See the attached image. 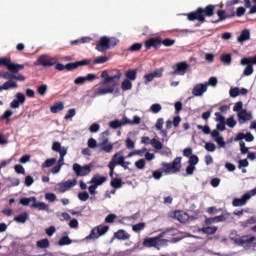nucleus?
Instances as JSON below:
<instances>
[{"label": "nucleus", "mask_w": 256, "mask_h": 256, "mask_svg": "<svg viewBox=\"0 0 256 256\" xmlns=\"http://www.w3.org/2000/svg\"><path fill=\"white\" fill-rule=\"evenodd\" d=\"M181 159V157H176L172 163L162 162V167H164L163 172L166 175L179 173L181 171Z\"/></svg>", "instance_id": "20e7f679"}, {"label": "nucleus", "mask_w": 256, "mask_h": 256, "mask_svg": "<svg viewBox=\"0 0 256 256\" xmlns=\"http://www.w3.org/2000/svg\"><path fill=\"white\" fill-rule=\"evenodd\" d=\"M115 239H119V241H127L131 238V235L127 233V231L120 229L114 234Z\"/></svg>", "instance_id": "bb28decb"}, {"label": "nucleus", "mask_w": 256, "mask_h": 256, "mask_svg": "<svg viewBox=\"0 0 256 256\" xmlns=\"http://www.w3.org/2000/svg\"><path fill=\"white\" fill-rule=\"evenodd\" d=\"M253 3H256V0H252ZM244 6L246 9H250L248 15H255L256 13V5L251 6V0H244Z\"/></svg>", "instance_id": "2f4dec72"}, {"label": "nucleus", "mask_w": 256, "mask_h": 256, "mask_svg": "<svg viewBox=\"0 0 256 256\" xmlns=\"http://www.w3.org/2000/svg\"><path fill=\"white\" fill-rule=\"evenodd\" d=\"M14 170L15 173H17L18 175H25V168L23 167V165L16 164L14 166Z\"/></svg>", "instance_id": "bf43d9fd"}, {"label": "nucleus", "mask_w": 256, "mask_h": 256, "mask_svg": "<svg viewBox=\"0 0 256 256\" xmlns=\"http://www.w3.org/2000/svg\"><path fill=\"white\" fill-rule=\"evenodd\" d=\"M110 185L113 189H121L125 185V182L121 178H112Z\"/></svg>", "instance_id": "c756f323"}, {"label": "nucleus", "mask_w": 256, "mask_h": 256, "mask_svg": "<svg viewBox=\"0 0 256 256\" xmlns=\"http://www.w3.org/2000/svg\"><path fill=\"white\" fill-rule=\"evenodd\" d=\"M72 243H73V240H71L69 236H64L57 242V245H59L60 247H63L65 245H71Z\"/></svg>", "instance_id": "a19ab883"}, {"label": "nucleus", "mask_w": 256, "mask_h": 256, "mask_svg": "<svg viewBox=\"0 0 256 256\" xmlns=\"http://www.w3.org/2000/svg\"><path fill=\"white\" fill-rule=\"evenodd\" d=\"M240 63L241 65H247L243 71V75L249 77L253 75V65H256V55L254 57L242 58Z\"/></svg>", "instance_id": "0eeeda50"}, {"label": "nucleus", "mask_w": 256, "mask_h": 256, "mask_svg": "<svg viewBox=\"0 0 256 256\" xmlns=\"http://www.w3.org/2000/svg\"><path fill=\"white\" fill-rule=\"evenodd\" d=\"M77 185V180H68L66 182H62L59 184V191L60 193H65L66 191H69L72 187H75Z\"/></svg>", "instance_id": "6ab92c4d"}, {"label": "nucleus", "mask_w": 256, "mask_h": 256, "mask_svg": "<svg viewBox=\"0 0 256 256\" xmlns=\"http://www.w3.org/2000/svg\"><path fill=\"white\" fill-rule=\"evenodd\" d=\"M243 139H245L247 141V143H251L253 141H255V136H253V134L251 132H247L246 134L243 132H240L236 135V137L234 138V141H243Z\"/></svg>", "instance_id": "a211bd4d"}, {"label": "nucleus", "mask_w": 256, "mask_h": 256, "mask_svg": "<svg viewBox=\"0 0 256 256\" xmlns=\"http://www.w3.org/2000/svg\"><path fill=\"white\" fill-rule=\"evenodd\" d=\"M117 45V41L115 39H109L108 37L104 36L101 37L98 44L96 45V50L103 53L107 51V49H111V47H115Z\"/></svg>", "instance_id": "423d86ee"}, {"label": "nucleus", "mask_w": 256, "mask_h": 256, "mask_svg": "<svg viewBox=\"0 0 256 256\" xmlns=\"http://www.w3.org/2000/svg\"><path fill=\"white\" fill-rule=\"evenodd\" d=\"M145 165H147V162L143 158L135 162V167L137 169H145Z\"/></svg>", "instance_id": "052dcab7"}, {"label": "nucleus", "mask_w": 256, "mask_h": 256, "mask_svg": "<svg viewBox=\"0 0 256 256\" xmlns=\"http://www.w3.org/2000/svg\"><path fill=\"white\" fill-rule=\"evenodd\" d=\"M57 163V158H49L42 163V169H47L49 167H53Z\"/></svg>", "instance_id": "58836bf2"}, {"label": "nucleus", "mask_w": 256, "mask_h": 256, "mask_svg": "<svg viewBox=\"0 0 256 256\" xmlns=\"http://www.w3.org/2000/svg\"><path fill=\"white\" fill-rule=\"evenodd\" d=\"M115 219H117V216L115 214H109L105 218V223H115Z\"/></svg>", "instance_id": "774afa93"}, {"label": "nucleus", "mask_w": 256, "mask_h": 256, "mask_svg": "<svg viewBox=\"0 0 256 256\" xmlns=\"http://www.w3.org/2000/svg\"><path fill=\"white\" fill-rule=\"evenodd\" d=\"M78 199L80 201H87L89 199V193H87V192H80L78 194Z\"/></svg>", "instance_id": "338daca9"}, {"label": "nucleus", "mask_w": 256, "mask_h": 256, "mask_svg": "<svg viewBox=\"0 0 256 256\" xmlns=\"http://www.w3.org/2000/svg\"><path fill=\"white\" fill-rule=\"evenodd\" d=\"M122 91H131L133 89V83H131V80H123L121 84Z\"/></svg>", "instance_id": "ea45409f"}, {"label": "nucleus", "mask_w": 256, "mask_h": 256, "mask_svg": "<svg viewBox=\"0 0 256 256\" xmlns=\"http://www.w3.org/2000/svg\"><path fill=\"white\" fill-rule=\"evenodd\" d=\"M229 95L230 97H239V88L238 87H235V88H231L230 91H229Z\"/></svg>", "instance_id": "69168bd1"}, {"label": "nucleus", "mask_w": 256, "mask_h": 256, "mask_svg": "<svg viewBox=\"0 0 256 256\" xmlns=\"http://www.w3.org/2000/svg\"><path fill=\"white\" fill-rule=\"evenodd\" d=\"M142 47V43H134L128 48V51H130L131 53H137V51H141Z\"/></svg>", "instance_id": "c03bdc74"}, {"label": "nucleus", "mask_w": 256, "mask_h": 256, "mask_svg": "<svg viewBox=\"0 0 256 256\" xmlns=\"http://www.w3.org/2000/svg\"><path fill=\"white\" fill-rule=\"evenodd\" d=\"M256 223V217L252 216L249 219H247L245 222H242V227H247L248 225H255Z\"/></svg>", "instance_id": "4d7b16f0"}, {"label": "nucleus", "mask_w": 256, "mask_h": 256, "mask_svg": "<svg viewBox=\"0 0 256 256\" xmlns=\"http://www.w3.org/2000/svg\"><path fill=\"white\" fill-rule=\"evenodd\" d=\"M122 153L123 152L115 153L112 156L109 165H113V167H117V165H123V161H125V156H123Z\"/></svg>", "instance_id": "dca6fc26"}, {"label": "nucleus", "mask_w": 256, "mask_h": 256, "mask_svg": "<svg viewBox=\"0 0 256 256\" xmlns=\"http://www.w3.org/2000/svg\"><path fill=\"white\" fill-rule=\"evenodd\" d=\"M37 201V198L35 196H32L30 198L24 197L21 198L19 203L20 205H23V207H28L29 203H35Z\"/></svg>", "instance_id": "c9c22d12"}, {"label": "nucleus", "mask_w": 256, "mask_h": 256, "mask_svg": "<svg viewBox=\"0 0 256 256\" xmlns=\"http://www.w3.org/2000/svg\"><path fill=\"white\" fill-rule=\"evenodd\" d=\"M144 47L146 51H149V49H155L156 51L157 49H161V37H152L147 39L144 42Z\"/></svg>", "instance_id": "9d476101"}, {"label": "nucleus", "mask_w": 256, "mask_h": 256, "mask_svg": "<svg viewBox=\"0 0 256 256\" xmlns=\"http://www.w3.org/2000/svg\"><path fill=\"white\" fill-rule=\"evenodd\" d=\"M145 225V222L135 224L132 226V231H134V233H139V231H143V229H145Z\"/></svg>", "instance_id": "de8ad7c7"}, {"label": "nucleus", "mask_w": 256, "mask_h": 256, "mask_svg": "<svg viewBox=\"0 0 256 256\" xmlns=\"http://www.w3.org/2000/svg\"><path fill=\"white\" fill-rule=\"evenodd\" d=\"M32 209H38V211H46L47 204L45 202H37V200L30 205Z\"/></svg>", "instance_id": "f704fd0d"}, {"label": "nucleus", "mask_w": 256, "mask_h": 256, "mask_svg": "<svg viewBox=\"0 0 256 256\" xmlns=\"http://www.w3.org/2000/svg\"><path fill=\"white\" fill-rule=\"evenodd\" d=\"M217 226H207L198 229L200 233H204V235H215L217 233Z\"/></svg>", "instance_id": "c85d7f7f"}, {"label": "nucleus", "mask_w": 256, "mask_h": 256, "mask_svg": "<svg viewBox=\"0 0 256 256\" xmlns=\"http://www.w3.org/2000/svg\"><path fill=\"white\" fill-rule=\"evenodd\" d=\"M238 119L240 123H246V121H251V119H253V115L244 109L238 112Z\"/></svg>", "instance_id": "4be33fe9"}, {"label": "nucleus", "mask_w": 256, "mask_h": 256, "mask_svg": "<svg viewBox=\"0 0 256 256\" xmlns=\"http://www.w3.org/2000/svg\"><path fill=\"white\" fill-rule=\"evenodd\" d=\"M109 61V58L107 56H99L94 60V65H101L103 63H107Z\"/></svg>", "instance_id": "5fc2aeb1"}, {"label": "nucleus", "mask_w": 256, "mask_h": 256, "mask_svg": "<svg viewBox=\"0 0 256 256\" xmlns=\"http://www.w3.org/2000/svg\"><path fill=\"white\" fill-rule=\"evenodd\" d=\"M97 79L96 74H87L85 77L84 76H79L74 80L75 85H84L86 81H95Z\"/></svg>", "instance_id": "f3484780"}, {"label": "nucleus", "mask_w": 256, "mask_h": 256, "mask_svg": "<svg viewBox=\"0 0 256 256\" xmlns=\"http://www.w3.org/2000/svg\"><path fill=\"white\" fill-rule=\"evenodd\" d=\"M251 39V32L249 29H244L241 31L240 36H238V43H245V41H249Z\"/></svg>", "instance_id": "cd10ccee"}, {"label": "nucleus", "mask_w": 256, "mask_h": 256, "mask_svg": "<svg viewBox=\"0 0 256 256\" xmlns=\"http://www.w3.org/2000/svg\"><path fill=\"white\" fill-rule=\"evenodd\" d=\"M25 94L18 92L15 95L14 100L10 103V108L11 109H19V107H21V105H25Z\"/></svg>", "instance_id": "f8f14e48"}, {"label": "nucleus", "mask_w": 256, "mask_h": 256, "mask_svg": "<svg viewBox=\"0 0 256 256\" xmlns=\"http://www.w3.org/2000/svg\"><path fill=\"white\" fill-rule=\"evenodd\" d=\"M188 165H193L194 167L199 163V156L193 154L188 158Z\"/></svg>", "instance_id": "864d4df0"}, {"label": "nucleus", "mask_w": 256, "mask_h": 256, "mask_svg": "<svg viewBox=\"0 0 256 256\" xmlns=\"http://www.w3.org/2000/svg\"><path fill=\"white\" fill-rule=\"evenodd\" d=\"M107 182V177L100 176L99 174H96L92 177L90 183L95 185L96 187H100V185H103V183Z\"/></svg>", "instance_id": "b1692460"}, {"label": "nucleus", "mask_w": 256, "mask_h": 256, "mask_svg": "<svg viewBox=\"0 0 256 256\" xmlns=\"http://www.w3.org/2000/svg\"><path fill=\"white\" fill-rule=\"evenodd\" d=\"M37 93H38V95L43 97L45 95V93H47V84L40 85L37 89Z\"/></svg>", "instance_id": "13d9d810"}, {"label": "nucleus", "mask_w": 256, "mask_h": 256, "mask_svg": "<svg viewBox=\"0 0 256 256\" xmlns=\"http://www.w3.org/2000/svg\"><path fill=\"white\" fill-rule=\"evenodd\" d=\"M100 147V151L104 152V153H112L113 152V144L109 143V144H105Z\"/></svg>", "instance_id": "49530a36"}, {"label": "nucleus", "mask_w": 256, "mask_h": 256, "mask_svg": "<svg viewBox=\"0 0 256 256\" xmlns=\"http://www.w3.org/2000/svg\"><path fill=\"white\" fill-rule=\"evenodd\" d=\"M173 218L177 219L180 223H185L187 221L188 216L187 213L181 211V210H176L173 212Z\"/></svg>", "instance_id": "a878e982"}, {"label": "nucleus", "mask_w": 256, "mask_h": 256, "mask_svg": "<svg viewBox=\"0 0 256 256\" xmlns=\"http://www.w3.org/2000/svg\"><path fill=\"white\" fill-rule=\"evenodd\" d=\"M220 61L221 63H223V65H231L233 57L231 56V54L225 53L221 55Z\"/></svg>", "instance_id": "72a5a7b5"}, {"label": "nucleus", "mask_w": 256, "mask_h": 256, "mask_svg": "<svg viewBox=\"0 0 256 256\" xmlns=\"http://www.w3.org/2000/svg\"><path fill=\"white\" fill-rule=\"evenodd\" d=\"M151 145L157 151H161V149H163V143H161V141L157 140L156 138L151 140Z\"/></svg>", "instance_id": "37998d69"}, {"label": "nucleus", "mask_w": 256, "mask_h": 256, "mask_svg": "<svg viewBox=\"0 0 256 256\" xmlns=\"http://www.w3.org/2000/svg\"><path fill=\"white\" fill-rule=\"evenodd\" d=\"M91 41H93V38L91 37H82L81 39L78 40H72L70 42V45H82L84 43H91Z\"/></svg>", "instance_id": "473e14b6"}, {"label": "nucleus", "mask_w": 256, "mask_h": 256, "mask_svg": "<svg viewBox=\"0 0 256 256\" xmlns=\"http://www.w3.org/2000/svg\"><path fill=\"white\" fill-rule=\"evenodd\" d=\"M27 219H29V214L27 212L14 217V221H16V223H26Z\"/></svg>", "instance_id": "e433bc0d"}, {"label": "nucleus", "mask_w": 256, "mask_h": 256, "mask_svg": "<svg viewBox=\"0 0 256 256\" xmlns=\"http://www.w3.org/2000/svg\"><path fill=\"white\" fill-rule=\"evenodd\" d=\"M226 125L228 127H230V129H233V127H235V125H237V121H235V118L233 116H231L226 120Z\"/></svg>", "instance_id": "e2e57ef3"}, {"label": "nucleus", "mask_w": 256, "mask_h": 256, "mask_svg": "<svg viewBox=\"0 0 256 256\" xmlns=\"http://www.w3.org/2000/svg\"><path fill=\"white\" fill-rule=\"evenodd\" d=\"M109 127L110 129H119L121 127H123V124L120 120H113L109 123Z\"/></svg>", "instance_id": "3c124183"}, {"label": "nucleus", "mask_w": 256, "mask_h": 256, "mask_svg": "<svg viewBox=\"0 0 256 256\" xmlns=\"http://www.w3.org/2000/svg\"><path fill=\"white\" fill-rule=\"evenodd\" d=\"M217 16H218V19L212 21V23H219L221 21H225L226 19H231L235 17V12H232L231 14H227L225 10H218Z\"/></svg>", "instance_id": "aec40b11"}, {"label": "nucleus", "mask_w": 256, "mask_h": 256, "mask_svg": "<svg viewBox=\"0 0 256 256\" xmlns=\"http://www.w3.org/2000/svg\"><path fill=\"white\" fill-rule=\"evenodd\" d=\"M126 80L135 81L137 79V70H128L126 73Z\"/></svg>", "instance_id": "79ce46f5"}, {"label": "nucleus", "mask_w": 256, "mask_h": 256, "mask_svg": "<svg viewBox=\"0 0 256 256\" xmlns=\"http://www.w3.org/2000/svg\"><path fill=\"white\" fill-rule=\"evenodd\" d=\"M52 150L55 151L56 153H59L61 157H65L67 155V148L61 146V142H54L52 144Z\"/></svg>", "instance_id": "5701e85b"}, {"label": "nucleus", "mask_w": 256, "mask_h": 256, "mask_svg": "<svg viewBox=\"0 0 256 256\" xmlns=\"http://www.w3.org/2000/svg\"><path fill=\"white\" fill-rule=\"evenodd\" d=\"M91 169H93V164H88L85 166H81L80 164H73V171L76 177H87L89 173H91Z\"/></svg>", "instance_id": "6e6552de"}, {"label": "nucleus", "mask_w": 256, "mask_h": 256, "mask_svg": "<svg viewBox=\"0 0 256 256\" xmlns=\"http://www.w3.org/2000/svg\"><path fill=\"white\" fill-rule=\"evenodd\" d=\"M63 109H65L63 102H58L50 108V111L51 113H59V111H63Z\"/></svg>", "instance_id": "4c0bfd02"}, {"label": "nucleus", "mask_w": 256, "mask_h": 256, "mask_svg": "<svg viewBox=\"0 0 256 256\" xmlns=\"http://www.w3.org/2000/svg\"><path fill=\"white\" fill-rule=\"evenodd\" d=\"M173 71L169 73L171 77H177V75L183 76L187 73V69H189V64L187 62H178L172 66Z\"/></svg>", "instance_id": "1a4fd4ad"}, {"label": "nucleus", "mask_w": 256, "mask_h": 256, "mask_svg": "<svg viewBox=\"0 0 256 256\" xmlns=\"http://www.w3.org/2000/svg\"><path fill=\"white\" fill-rule=\"evenodd\" d=\"M37 247H39V249H47V247H49V239L45 238L42 240L37 241L36 243Z\"/></svg>", "instance_id": "a18cd8bd"}, {"label": "nucleus", "mask_w": 256, "mask_h": 256, "mask_svg": "<svg viewBox=\"0 0 256 256\" xmlns=\"http://www.w3.org/2000/svg\"><path fill=\"white\" fill-rule=\"evenodd\" d=\"M204 148L209 153H213V152H215V149H217V146H215V144L213 142H206Z\"/></svg>", "instance_id": "603ef678"}, {"label": "nucleus", "mask_w": 256, "mask_h": 256, "mask_svg": "<svg viewBox=\"0 0 256 256\" xmlns=\"http://www.w3.org/2000/svg\"><path fill=\"white\" fill-rule=\"evenodd\" d=\"M109 231V226L107 225H98L94 228H92L90 234L86 236V241L99 239V237H103V235H106Z\"/></svg>", "instance_id": "39448f33"}, {"label": "nucleus", "mask_w": 256, "mask_h": 256, "mask_svg": "<svg viewBox=\"0 0 256 256\" xmlns=\"http://www.w3.org/2000/svg\"><path fill=\"white\" fill-rule=\"evenodd\" d=\"M161 45H164V47H173L175 45V39L171 38H166V39H161Z\"/></svg>", "instance_id": "8fccbe9b"}, {"label": "nucleus", "mask_w": 256, "mask_h": 256, "mask_svg": "<svg viewBox=\"0 0 256 256\" xmlns=\"http://www.w3.org/2000/svg\"><path fill=\"white\" fill-rule=\"evenodd\" d=\"M55 63V58H51L49 55H41L37 59V63H35V65H41L42 67H53Z\"/></svg>", "instance_id": "9b49d317"}, {"label": "nucleus", "mask_w": 256, "mask_h": 256, "mask_svg": "<svg viewBox=\"0 0 256 256\" xmlns=\"http://www.w3.org/2000/svg\"><path fill=\"white\" fill-rule=\"evenodd\" d=\"M75 115H76L75 108H71L68 110L67 114L64 116V119L66 121H69V119H73V117H75Z\"/></svg>", "instance_id": "6e6d98bb"}, {"label": "nucleus", "mask_w": 256, "mask_h": 256, "mask_svg": "<svg viewBox=\"0 0 256 256\" xmlns=\"http://www.w3.org/2000/svg\"><path fill=\"white\" fill-rule=\"evenodd\" d=\"M123 77V74L121 71L117 70V73L113 76H109V71L104 70L101 73V78L104 79L102 81V85H109V83H112L107 88H98L95 92V95L101 96V95H119L121 93L119 88V80Z\"/></svg>", "instance_id": "f257e3e1"}, {"label": "nucleus", "mask_w": 256, "mask_h": 256, "mask_svg": "<svg viewBox=\"0 0 256 256\" xmlns=\"http://www.w3.org/2000/svg\"><path fill=\"white\" fill-rule=\"evenodd\" d=\"M122 126L123 125H139L141 123V117L134 116L133 120H130L127 118V116H124L121 120Z\"/></svg>", "instance_id": "393cba45"}, {"label": "nucleus", "mask_w": 256, "mask_h": 256, "mask_svg": "<svg viewBox=\"0 0 256 256\" xmlns=\"http://www.w3.org/2000/svg\"><path fill=\"white\" fill-rule=\"evenodd\" d=\"M161 109H163L161 104H152L150 107V111L155 114L159 113L161 111Z\"/></svg>", "instance_id": "680f3d73"}, {"label": "nucleus", "mask_w": 256, "mask_h": 256, "mask_svg": "<svg viewBox=\"0 0 256 256\" xmlns=\"http://www.w3.org/2000/svg\"><path fill=\"white\" fill-rule=\"evenodd\" d=\"M193 155V148L187 147L183 150V157H187L189 159Z\"/></svg>", "instance_id": "0e129e2a"}, {"label": "nucleus", "mask_w": 256, "mask_h": 256, "mask_svg": "<svg viewBox=\"0 0 256 256\" xmlns=\"http://www.w3.org/2000/svg\"><path fill=\"white\" fill-rule=\"evenodd\" d=\"M208 85L209 84H197L192 90V95H194V97H201L203 93L207 91Z\"/></svg>", "instance_id": "412c9836"}, {"label": "nucleus", "mask_w": 256, "mask_h": 256, "mask_svg": "<svg viewBox=\"0 0 256 256\" xmlns=\"http://www.w3.org/2000/svg\"><path fill=\"white\" fill-rule=\"evenodd\" d=\"M19 85L13 80H8L2 85L3 91H9V89H17Z\"/></svg>", "instance_id": "7c9ffc66"}, {"label": "nucleus", "mask_w": 256, "mask_h": 256, "mask_svg": "<svg viewBox=\"0 0 256 256\" xmlns=\"http://www.w3.org/2000/svg\"><path fill=\"white\" fill-rule=\"evenodd\" d=\"M164 237V234L161 233L160 235L156 237H151V238H146L143 241V246L144 247H157L159 245V242L161 241V238Z\"/></svg>", "instance_id": "ddd939ff"}, {"label": "nucleus", "mask_w": 256, "mask_h": 256, "mask_svg": "<svg viewBox=\"0 0 256 256\" xmlns=\"http://www.w3.org/2000/svg\"><path fill=\"white\" fill-rule=\"evenodd\" d=\"M251 199V194L245 193L241 198H234L232 201L233 207H243L247 205V201Z\"/></svg>", "instance_id": "4468645a"}, {"label": "nucleus", "mask_w": 256, "mask_h": 256, "mask_svg": "<svg viewBox=\"0 0 256 256\" xmlns=\"http://www.w3.org/2000/svg\"><path fill=\"white\" fill-rule=\"evenodd\" d=\"M91 60H81L77 62H71L65 65L67 71H73L74 69H77L78 67H84L85 65H90Z\"/></svg>", "instance_id": "2eb2a0df"}, {"label": "nucleus", "mask_w": 256, "mask_h": 256, "mask_svg": "<svg viewBox=\"0 0 256 256\" xmlns=\"http://www.w3.org/2000/svg\"><path fill=\"white\" fill-rule=\"evenodd\" d=\"M215 7L217 5L209 4L206 7H198L195 11L187 14L188 21H199L205 23V17H213L215 15Z\"/></svg>", "instance_id": "f03ea898"}, {"label": "nucleus", "mask_w": 256, "mask_h": 256, "mask_svg": "<svg viewBox=\"0 0 256 256\" xmlns=\"http://www.w3.org/2000/svg\"><path fill=\"white\" fill-rule=\"evenodd\" d=\"M0 65H3V67H6V69H8V71H10V72L2 73L1 77L3 79H7L8 81H13L15 74L19 73V71H23V69H25V65H29V64L13 63V62H11V59L2 57V58H0Z\"/></svg>", "instance_id": "7ed1b4c3"}, {"label": "nucleus", "mask_w": 256, "mask_h": 256, "mask_svg": "<svg viewBox=\"0 0 256 256\" xmlns=\"http://www.w3.org/2000/svg\"><path fill=\"white\" fill-rule=\"evenodd\" d=\"M231 214L230 213H223L219 216H215L216 219V223H223V221H227V218L230 217Z\"/></svg>", "instance_id": "09e8293b"}]
</instances>
